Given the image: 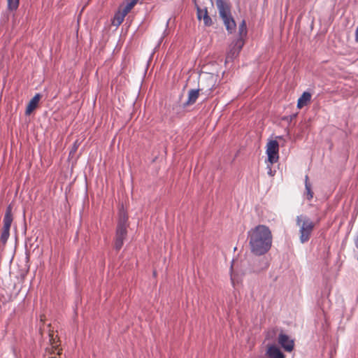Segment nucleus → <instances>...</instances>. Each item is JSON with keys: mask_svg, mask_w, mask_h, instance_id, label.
I'll list each match as a JSON object with an SVG mask.
<instances>
[{"mask_svg": "<svg viewBox=\"0 0 358 358\" xmlns=\"http://www.w3.org/2000/svg\"><path fill=\"white\" fill-rule=\"evenodd\" d=\"M305 188L307 199L308 201H310L313 197V192L312 191L311 189V184H306Z\"/></svg>", "mask_w": 358, "mask_h": 358, "instance_id": "18", "label": "nucleus"}, {"mask_svg": "<svg viewBox=\"0 0 358 358\" xmlns=\"http://www.w3.org/2000/svg\"><path fill=\"white\" fill-rule=\"evenodd\" d=\"M77 150V146L76 145H74L72 150L70 152V155L73 154V152H75Z\"/></svg>", "mask_w": 358, "mask_h": 358, "instance_id": "21", "label": "nucleus"}, {"mask_svg": "<svg viewBox=\"0 0 358 358\" xmlns=\"http://www.w3.org/2000/svg\"><path fill=\"white\" fill-rule=\"evenodd\" d=\"M41 96L40 94H36L30 100V101L29 102V103L27 106V108H26V111H25L26 115H30L32 113V111L37 107L38 103L41 99Z\"/></svg>", "mask_w": 358, "mask_h": 358, "instance_id": "10", "label": "nucleus"}, {"mask_svg": "<svg viewBox=\"0 0 358 358\" xmlns=\"http://www.w3.org/2000/svg\"><path fill=\"white\" fill-rule=\"evenodd\" d=\"M355 39L357 43H358V25L355 30Z\"/></svg>", "mask_w": 358, "mask_h": 358, "instance_id": "19", "label": "nucleus"}, {"mask_svg": "<svg viewBox=\"0 0 358 358\" xmlns=\"http://www.w3.org/2000/svg\"><path fill=\"white\" fill-rule=\"evenodd\" d=\"M231 280L232 283L234 284V278H233V276H232V275H231Z\"/></svg>", "mask_w": 358, "mask_h": 358, "instance_id": "23", "label": "nucleus"}, {"mask_svg": "<svg viewBox=\"0 0 358 358\" xmlns=\"http://www.w3.org/2000/svg\"><path fill=\"white\" fill-rule=\"evenodd\" d=\"M19 4L20 0H7V8L10 11L16 10Z\"/></svg>", "mask_w": 358, "mask_h": 358, "instance_id": "15", "label": "nucleus"}, {"mask_svg": "<svg viewBox=\"0 0 358 358\" xmlns=\"http://www.w3.org/2000/svg\"><path fill=\"white\" fill-rule=\"evenodd\" d=\"M306 184H310V183L309 182V181H308V175H306V176H305V186L306 185Z\"/></svg>", "mask_w": 358, "mask_h": 358, "instance_id": "22", "label": "nucleus"}, {"mask_svg": "<svg viewBox=\"0 0 358 358\" xmlns=\"http://www.w3.org/2000/svg\"><path fill=\"white\" fill-rule=\"evenodd\" d=\"M3 222V229H10L13 222L12 207L10 206H8L6 208Z\"/></svg>", "mask_w": 358, "mask_h": 358, "instance_id": "11", "label": "nucleus"}, {"mask_svg": "<svg viewBox=\"0 0 358 358\" xmlns=\"http://www.w3.org/2000/svg\"><path fill=\"white\" fill-rule=\"evenodd\" d=\"M197 17L199 20H203V23L206 26H210L213 24L210 17L208 14L207 9H201L197 6Z\"/></svg>", "mask_w": 358, "mask_h": 358, "instance_id": "9", "label": "nucleus"}, {"mask_svg": "<svg viewBox=\"0 0 358 358\" xmlns=\"http://www.w3.org/2000/svg\"><path fill=\"white\" fill-rule=\"evenodd\" d=\"M138 1V0H127L125 3L120 6L118 10L115 14L112 20V24L115 27L120 26L124 21L125 16L130 12Z\"/></svg>", "mask_w": 358, "mask_h": 358, "instance_id": "5", "label": "nucleus"}, {"mask_svg": "<svg viewBox=\"0 0 358 358\" xmlns=\"http://www.w3.org/2000/svg\"><path fill=\"white\" fill-rule=\"evenodd\" d=\"M310 99H311L310 93H309L308 92H304L302 94V95L299 97V99H298L297 107L299 108H303V106L307 105V103L308 102H310Z\"/></svg>", "mask_w": 358, "mask_h": 358, "instance_id": "14", "label": "nucleus"}, {"mask_svg": "<svg viewBox=\"0 0 358 358\" xmlns=\"http://www.w3.org/2000/svg\"><path fill=\"white\" fill-rule=\"evenodd\" d=\"M250 252L257 256L267 253L272 246L273 235L268 227L259 224L248 231Z\"/></svg>", "mask_w": 358, "mask_h": 358, "instance_id": "1", "label": "nucleus"}, {"mask_svg": "<svg viewBox=\"0 0 358 358\" xmlns=\"http://www.w3.org/2000/svg\"><path fill=\"white\" fill-rule=\"evenodd\" d=\"M199 95V90H190L188 92L187 101L184 103V106L194 103Z\"/></svg>", "mask_w": 358, "mask_h": 358, "instance_id": "13", "label": "nucleus"}, {"mask_svg": "<svg viewBox=\"0 0 358 358\" xmlns=\"http://www.w3.org/2000/svg\"><path fill=\"white\" fill-rule=\"evenodd\" d=\"M296 225L299 228V240L301 243L308 242L315 228V222L307 215H300L296 218Z\"/></svg>", "mask_w": 358, "mask_h": 358, "instance_id": "3", "label": "nucleus"}, {"mask_svg": "<svg viewBox=\"0 0 358 358\" xmlns=\"http://www.w3.org/2000/svg\"><path fill=\"white\" fill-rule=\"evenodd\" d=\"M247 34V27L246 23L245 20H243L239 25V38L243 39V37Z\"/></svg>", "mask_w": 358, "mask_h": 358, "instance_id": "17", "label": "nucleus"}, {"mask_svg": "<svg viewBox=\"0 0 358 358\" xmlns=\"http://www.w3.org/2000/svg\"><path fill=\"white\" fill-rule=\"evenodd\" d=\"M267 169H268V174L270 175L271 176H273V173L272 170H271V166H268Z\"/></svg>", "mask_w": 358, "mask_h": 358, "instance_id": "20", "label": "nucleus"}, {"mask_svg": "<svg viewBox=\"0 0 358 358\" xmlns=\"http://www.w3.org/2000/svg\"><path fill=\"white\" fill-rule=\"evenodd\" d=\"M266 353L269 358H285L284 354L275 345L268 347Z\"/></svg>", "mask_w": 358, "mask_h": 358, "instance_id": "12", "label": "nucleus"}, {"mask_svg": "<svg viewBox=\"0 0 358 358\" xmlns=\"http://www.w3.org/2000/svg\"><path fill=\"white\" fill-rule=\"evenodd\" d=\"M128 224V215L124 210L122 208L119 213V219L116 228L115 238V249L120 250L123 246L124 241L127 236Z\"/></svg>", "mask_w": 358, "mask_h": 358, "instance_id": "2", "label": "nucleus"}, {"mask_svg": "<svg viewBox=\"0 0 358 358\" xmlns=\"http://www.w3.org/2000/svg\"><path fill=\"white\" fill-rule=\"evenodd\" d=\"M10 236V229H3V231L0 238V243L2 245H5L8 239Z\"/></svg>", "mask_w": 358, "mask_h": 358, "instance_id": "16", "label": "nucleus"}, {"mask_svg": "<svg viewBox=\"0 0 358 358\" xmlns=\"http://www.w3.org/2000/svg\"><path fill=\"white\" fill-rule=\"evenodd\" d=\"M243 45L244 41L241 38H238L234 42H233L231 45L230 50L227 54V59H233L236 58L238 55Z\"/></svg>", "mask_w": 358, "mask_h": 358, "instance_id": "7", "label": "nucleus"}, {"mask_svg": "<svg viewBox=\"0 0 358 358\" xmlns=\"http://www.w3.org/2000/svg\"><path fill=\"white\" fill-rule=\"evenodd\" d=\"M50 358H56V357H50Z\"/></svg>", "mask_w": 358, "mask_h": 358, "instance_id": "24", "label": "nucleus"}, {"mask_svg": "<svg viewBox=\"0 0 358 358\" xmlns=\"http://www.w3.org/2000/svg\"><path fill=\"white\" fill-rule=\"evenodd\" d=\"M216 6L227 30L229 33H232L235 30L236 25L234 20L231 17L229 4L224 0H216Z\"/></svg>", "mask_w": 358, "mask_h": 358, "instance_id": "4", "label": "nucleus"}, {"mask_svg": "<svg viewBox=\"0 0 358 358\" xmlns=\"http://www.w3.org/2000/svg\"><path fill=\"white\" fill-rule=\"evenodd\" d=\"M279 145L277 141L273 140L268 143L266 146V154L268 162L273 164L278 160Z\"/></svg>", "mask_w": 358, "mask_h": 358, "instance_id": "6", "label": "nucleus"}, {"mask_svg": "<svg viewBox=\"0 0 358 358\" xmlns=\"http://www.w3.org/2000/svg\"><path fill=\"white\" fill-rule=\"evenodd\" d=\"M278 343L287 352H292L294 349V341L282 332L278 336Z\"/></svg>", "mask_w": 358, "mask_h": 358, "instance_id": "8", "label": "nucleus"}]
</instances>
